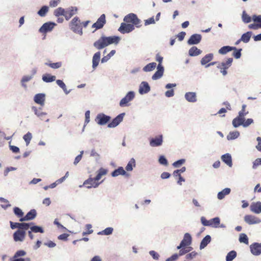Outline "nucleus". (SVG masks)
Segmentation results:
<instances>
[{
  "mask_svg": "<svg viewBox=\"0 0 261 261\" xmlns=\"http://www.w3.org/2000/svg\"><path fill=\"white\" fill-rule=\"evenodd\" d=\"M108 170L101 168L98 170L96 177L94 178H89L84 181V185L89 189L97 187L100 183L98 181L101 179L102 176L106 175L108 173Z\"/></svg>",
  "mask_w": 261,
  "mask_h": 261,
  "instance_id": "1",
  "label": "nucleus"
},
{
  "mask_svg": "<svg viewBox=\"0 0 261 261\" xmlns=\"http://www.w3.org/2000/svg\"><path fill=\"white\" fill-rule=\"evenodd\" d=\"M114 43V36H102L94 43L93 45L97 49H101Z\"/></svg>",
  "mask_w": 261,
  "mask_h": 261,
  "instance_id": "2",
  "label": "nucleus"
},
{
  "mask_svg": "<svg viewBox=\"0 0 261 261\" xmlns=\"http://www.w3.org/2000/svg\"><path fill=\"white\" fill-rule=\"evenodd\" d=\"M124 22L134 25L136 28H140L141 25V20L134 13H129L123 18Z\"/></svg>",
  "mask_w": 261,
  "mask_h": 261,
  "instance_id": "3",
  "label": "nucleus"
},
{
  "mask_svg": "<svg viewBox=\"0 0 261 261\" xmlns=\"http://www.w3.org/2000/svg\"><path fill=\"white\" fill-rule=\"evenodd\" d=\"M69 27L73 32L81 35L83 34L82 22L79 17H74L70 22Z\"/></svg>",
  "mask_w": 261,
  "mask_h": 261,
  "instance_id": "4",
  "label": "nucleus"
},
{
  "mask_svg": "<svg viewBox=\"0 0 261 261\" xmlns=\"http://www.w3.org/2000/svg\"><path fill=\"white\" fill-rule=\"evenodd\" d=\"M233 59L232 58H228L225 61L221 63H218L217 66V68L220 70V72L223 75L225 76L227 74V69H228L232 64Z\"/></svg>",
  "mask_w": 261,
  "mask_h": 261,
  "instance_id": "5",
  "label": "nucleus"
},
{
  "mask_svg": "<svg viewBox=\"0 0 261 261\" xmlns=\"http://www.w3.org/2000/svg\"><path fill=\"white\" fill-rule=\"evenodd\" d=\"M200 220L203 225L205 226H211L214 228L219 227V225L220 223V219L219 217H215L210 220H207L205 217H201Z\"/></svg>",
  "mask_w": 261,
  "mask_h": 261,
  "instance_id": "6",
  "label": "nucleus"
},
{
  "mask_svg": "<svg viewBox=\"0 0 261 261\" xmlns=\"http://www.w3.org/2000/svg\"><path fill=\"white\" fill-rule=\"evenodd\" d=\"M135 96V93L134 91H129L124 97L121 99L119 105L121 107H127L129 106V102L132 101Z\"/></svg>",
  "mask_w": 261,
  "mask_h": 261,
  "instance_id": "7",
  "label": "nucleus"
},
{
  "mask_svg": "<svg viewBox=\"0 0 261 261\" xmlns=\"http://www.w3.org/2000/svg\"><path fill=\"white\" fill-rule=\"evenodd\" d=\"M135 29L134 25L124 22L121 23L118 31L122 34H127L133 31Z\"/></svg>",
  "mask_w": 261,
  "mask_h": 261,
  "instance_id": "8",
  "label": "nucleus"
},
{
  "mask_svg": "<svg viewBox=\"0 0 261 261\" xmlns=\"http://www.w3.org/2000/svg\"><path fill=\"white\" fill-rule=\"evenodd\" d=\"M244 219L245 222L249 225L257 224L261 223L260 218L251 215H245Z\"/></svg>",
  "mask_w": 261,
  "mask_h": 261,
  "instance_id": "9",
  "label": "nucleus"
},
{
  "mask_svg": "<svg viewBox=\"0 0 261 261\" xmlns=\"http://www.w3.org/2000/svg\"><path fill=\"white\" fill-rule=\"evenodd\" d=\"M56 24L54 22H47L44 23L42 27L39 29V31L43 34H46L48 32L53 30Z\"/></svg>",
  "mask_w": 261,
  "mask_h": 261,
  "instance_id": "10",
  "label": "nucleus"
},
{
  "mask_svg": "<svg viewBox=\"0 0 261 261\" xmlns=\"http://www.w3.org/2000/svg\"><path fill=\"white\" fill-rule=\"evenodd\" d=\"M163 137L162 135L151 138L149 141L150 146L153 147L161 146L163 142Z\"/></svg>",
  "mask_w": 261,
  "mask_h": 261,
  "instance_id": "11",
  "label": "nucleus"
},
{
  "mask_svg": "<svg viewBox=\"0 0 261 261\" xmlns=\"http://www.w3.org/2000/svg\"><path fill=\"white\" fill-rule=\"evenodd\" d=\"M251 253L255 256H258L261 254V245L258 243H253L250 245Z\"/></svg>",
  "mask_w": 261,
  "mask_h": 261,
  "instance_id": "12",
  "label": "nucleus"
},
{
  "mask_svg": "<svg viewBox=\"0 0 261 261\" xmlns=\"http://www.w3.org/2000/svg\"><path fill=\"white\" fill-rule=\"evenodd\" d=\"M106 16L104 14H102L97 19L96 22L93 24L92 27L95 30L101 29L106 23Z\"/></svg>",
  "mask_w": 261,
  "mask_h": 261,
  "instance_id": "13",
  "label": "nucleus"
},
{
  "mask_svg": "<svg viewBox=\"0 0 261 261\" xmlns=\"http://www.w3.org/2000/svg\"><path fill=\"white\" fill-rule=\"evenodd\" d=\"M110 119L109 116H106L103 114L97 115L95 118V121L100 125H105L108 123Z\"/></svg>",
  "mask_w": 261,
  "mask_h": 261,
  "instance_id": "14",
  "label": "nucleus"
},
{
  "mask_svg": "<svg viewBox=\"0 0 261 261\" xmlns=\"http://www.w3.org/2000/svg\"><path fill=\"white\" fill-rule=\"evenodd\" d=\"M192 244V237L189 233H186L184 234V238L179 245V247L181 248L182 246H190Z\"/></svg>",
  "mask_w": 261,
  "mask_h": 261,
  "instance_id": "15",
  "label": "nucleus"
},
{
  "mask_svg": "<svg viewBox=\"0 0 261 261\" xmlns=\"http://www.w3.org/2000/svg\"><path fill=\"white\" fill-rule=\"evenodd\" d=\"M156 69L155 72L152 76V79L153 80H159L163 75L164 68L162 65H158Z\"/></svg>",
  "mask_w": 261,
  "mask_h": 261,
  "instance_id": "16",
  "label": "nucleus"
},
{
  "mask_svg": "<svg viewBox=\"0 0 261 261\" xmlns=\"http://www.w3.org/2000/svg\"><path fill=\"white\" fill-rule=\"evenodd\" d=\"M177 85L175 83H169L165 85V88L169 89L165 93V95L167 97H171L174 95V90L172 89L176 87Z\"/></svg>",
  "mask_w": 261,
  "mask_h": 261,
  "instance_id": "17",
  "label": "nucleus"
},
{
  "mask_svg": "<svg viewBox=\"0 0 261 261\" xmlns=\"http://www.w3.org/2000/svg\"><path fill=\"white\" fill-rule=\"evenodd\" d=\"M150 90V87L147 82H142L139 86V92L143 95L148 93Z\"/></svg>",
  "mask_w": 261,
  "mask_h": 261,
  "instance_id": "18",
  "label": "nucleus"
},
{
  "mask_svg": "<svg viewBox=\"0 0 261 261\" xmlns=\"http://www.w3.org/2000/svg\"><path fill=\"white\" fill-rule=\"evenodd\" d=\"M201 35L195 34L191 36L187 43L189 45L198 44L201 41Z\"/></svg>",
  "mask_w": 261,
  "mask_h": 261,
  "instance_id": "19",
  "label": "nucleus"
},
{
  "mask_svg": "<svg viewBox=\"0 0 261 261\" xmlns=\"http://www.w3.org/2000/svg\"><path fill=\"white\" fill-rule=\"evenodd\" d=\"M25 237V232L22 230H17L13 233V239L15 242H22Z\"/></svg>",
  "mask_w": 261,
  "mask_h": 261,
  "instance_id": "20",
  "label": "nucleus"
},
{
  "mask_svg": "<svg viewBox=\"0 0 261 261\" xmlns=\"http://www.w3.org/2000/svg\"><path fill=\"white\" fill-rule=\"evenodd\" d=\"M32 110L34 112L35 114L41 120H44L47 122L49 121V119L46 118L47 113L45 112H42L41 108L38 109L36 107H33Z\"/></svg>",
  "mask_w": 261,
  "mask_h": 261,
  "instance_id": "21",
  "label": "nucleus"
},
{
  "mask_svg": "<svg viewBox=\"0 0 261 261\" xmlns=\"http://www.w3.org/2000/svg\"><path fill=\"white\" fill-rule=\"evenodd\" d=\"M37 215V213L35 210L33 209L31 210L30 212H29L27 215L21 218H20V221H25L34 219Z\"/></svg>",
  "mask_w": 261,
  "mask_h": 261,
  "instance_id": "22",
  "label": "nucleus"
},
{
  "mask_svg": "<svg viewBox=\"0 0 261 261\" xmlns=\"http://www.w3.org/2000/svg\"><path fill=\"white\" fill-rule=\"evenodd\" d=\"M250 211L255 214L261 213V202H253L250 205Z\"/></svg>",
  "mask_w": 261,
  "mask_h": 261,
  "instance_id": "23",
  "label": "nucleus"
},
{
  "mask_svg": "<svg viewBox=\"0 0 261 261\" xmlns=\"http://www.w3.org/2000/svg\"><path fill=\"white\" fill-rule=\"evenodd\" d=\"M185 98L187 101L190 102H195L197 101L196 92H188L185 93Z\"/></svg>",
  "mask_w": 261,
  "mask_h": 261,
  "instance_id": "24",
  "label": "nucleus"
},
{
  "mask_svg": "<svg viewBox=\"0 0 261 261\" xmlns=\"http://www.w3.org/2000/svg\"><path fill=\"white\" fill-rule=\"evenodd\" d=\"M45 97V95L44 94L39 93L35 95L34 100L36 103L39 104L41 106H43L44 105Z\"/></svg>",
  "mask_w": 261,
  "mask_h": 261,
  "instance_id": "25",
  "label": "nucleus"
},
{
  "mask_svg": "<svg viewBox=\"0 0 261 261\" xmlns=\"http://www.w3.org/2000/svg\"><path fill=\"white\" fill-rule=\"evenodd\" d=\"M177 249L179 250L178 253L179 256L186 255L189 252H191L193 250V248L190 246H182L181 248L179 247V245L177 246Z\"/></svg>",
  "mask_w": 261,
  "mask_h": 261,
  "instance_id": "26",
  "label": "nucleus"
},
{
  "mask_svg": "<svg viewBox=\"0 0 261 261\" xmlns=\"http://www.w3.org/2000/svg\"><path fill=\"white\" fill-rule=\"evenodd\" d=\"M77 9L76 7H71L68 10L65 11V18L68 20L73 15L76 13Z\"/></svg>",
  "mask_w": 261,
  "mask_h": 261,
  "instance_id": "27",
  "label": "nucleus"
},
{
  "mask_svg": "<svg viewBox=\"0 0 261 261\" xmlns=\"http://www.w3.org/2000/svg\"><path fill=\"white\" fill-rule=\"evenodd\" d=\"M222 161L229 167L232 166L231 156L229 153H226L221 156Z\"/></svg>",
  "mask_w": 261,
  "mask_h": 261,
  "instance_id": "28",
  "label": "nucleus"
},
{
  "mask_svg": "<svg viewBox=\"0 0 261 261\" xmlns=\"http://www.w3.org/2000/svg\"><path fill=\"white\" fill-rule=\"evenodd\" d=\"M245 120V119H243L239 116H237L234 118L232 120V124L234 127L237 128L241 125L243 126V122Z\"/></svg>",
  "mask_w": 261,
  "mask_h": 261,
  "instance_id": "29",
  "label": "nucleus"
},
{
  "mask_svg": "<svg viewBox=\"0 0 261 261\" xmlns=\"http://www.w3.org/2000/svg\"><path fill=\"white\" fill-rule=\"evenodd\" d=\"M231 189L229 188H226L221 191L218 192L217 194V198L219 200H222L224 198L225 196L230 194Z\"/></svg>",
  "mask_w": 261,
  "mask_h": 261,
  "instance_id": "30",
  "label": "nucleus"
},
{
  "mask_svg": "<svg viewBox=\"0 0 261 261\" xmlns=\"http://www.w3.org/2000/svg\"><path fill=\"white\" fill-rule=\"evenodd\" d=\"M100 58V53L98 51L96 53L92 58V67L95 69L98 65Z\"/></svg>",
  "mask_w": 261,
  "mask_h": 261,
  "instance_id": "31",
  "label": "nucleus"
},
{
  "mask_svg": "<svg viewBox=\"0 0 261 261\" xmlns=\"http://www.w3.org/2000/svg\"><path fill=\"white\" fill-rule=\"evenodd\" d=\"M201 53L202 51L196 46L192 47L189 50V55L191 57L197 56L201 54Z\"/></svg>",
  "mask_w": 261,
  "mask_h": 261,
  "instance_id": "32",
  "label": "nucleus"
},
{
  "mask_svg": "<svg viewBox=\"0 0 261 261\" xmlns=\"http://www.w3.org/2000/svg\"><path fill=\"white\" fill-rule=\"evenodd\" d=\"M156 67H157L156 63L155 62H151L145 66L143 68V70L145 72H150L153 71Z\"/></svg>",
  "mask_w": 261,
  "mask_h": 261,
  "instance_id": "33",
  "label": "nucleus"
},
{
  "mask_svg": "<svg viewBox=\"0 0 261 261\" xmlns=\"http://www.w3.org/2000/svg\"><path fill=\"white\" fill-rule=\"evenodd\" d=\"M211 241V237L210 235H206L201 241L200 245V249L204 248Z\"/></svg>",
  "mask_w": 261,
  "mask_h": 261,
  "instance_id": "34",
  "label": "nucleus"
},
{
  "mask_svg": "<svg viewBox=\"0 0 261 261\" xmlns=\"http://www.w3.org/2000/svg\"><path fill=\"white\" fill-rule=\"evenodd\" d=\"M119 175H123L127 178L130 176V174L125 171L122 167H120L118 169H115V176Z\"/></svg>",
  "mask_w": 261,
  "mask_h": 261,
  "instance_id": "35",
  "label": "nucleus"
},
{
  "mask_svg": "<svg viewBox=\"0 0 261 261\" xmlns=\"http://www.w3.org/2000/svg\"><path fill=\"white\" fill-rule=\"evenodd\" d=\"M233 49H236V47L224 46L219 50L218 53L221 55H225Z\"/></svg>",
  "mask_w": 261,
  "mask_h": 261,
  "instance_id": "36",
  "label": "nucleus"
},
{
  "mask_svg": "<svg viewBox=\"0 0 261 261\" xmlns=\"http://www.w3.org/2000/svg\"><path fill=\"white\" fill-rule=\"evenodd\" d=\"M56 76L51 75L50 74H45L42 76V80L46 83H50L56 80Z\"/></svg>",
  "mask_w": 261,
  "mask_h": 261,
  "instance_id": "37",
  "label": "nucleus"
},
{
  "mask_svg": "<svg viewBox=\"0 0 261 261\" xmlns=\"http://www.w3.org/2000/svg\"><path fill=\"white\" fill-rule=\"evenodd\" d=\"M213 58V55L212 54H208L203 57L201 60V64L202 65H206L207 63L210 62Z\"/></svg>",
  "mask_w": 261,
  "mask_h": 261,
  "instance_id": "38",
  "label": "nucleus"
},
{
  "mask_svg": "<svg viewBox=\"0 0 261 261\" xmlns=\"http://www.w3.org/2000/svg\"><path fill=\"white\" fill-rule=\"evenodd\" d=\"M240 136L239 132L236 130L230 132L227 136V139L228 140H232L238 138Z\"/></svg>",
  "mask_w": 261,
  "mask_h": 261,
  "instance_id": "39",
  "label": "nucleus"
},
{
  "mask_svg": "<svg viewBox=\"0 0 261 261\" xmlns=\"http://www.w3.org/2000/svg\"><path fill=\"white\" fill-rule=\"evenodd\" d=\"M135 167H136V161L134 158H132L125 167V169L128 172L132 171Z\"/></svg>",
  "mask_w": 261,
  "mask_h": 261,
  "instance_id": "40",
  "label": "nucleus"
},
{
  "mask_svg": "<svg viewBox=\"0 0 261 261\" xmlns=\"http://www.w3.org/2000/svg\"><path fill=\"white\" fill-rule=\"evenodd\" d=\"M252 34L251 32H247V33L243 34L241 37V40H242L244 43H248L250 41Z\"/></svg>",
  "mask_w": 261,
  "mask_h": 261,
  "instance_id": "41",
  "label": "nucleus"
},
{
  "mask_svg": "<svg viewBox=\"0 0 261 261\" xmlns=\"http://www.w3.org/2000/svg\"><path fill=\"white\" fill-rule=\"evenodd\" d=\"M237 255V252L234 250L229 251L226 256V261H232Z\"/></svg>",
  "mask_w": 261,
  "mask_h": 261,
  "instance_id": "42",
  "label": "nucleus"
},
{
  "mask_svg": "<svg viewBox=\"0 0 261 261\" xmlns=\"http://www.w3.org/2000/svg\"><path fill=\"white\" fill-rule=\"evenodd\" d=\"M239 241L241 243H244L246 245L249 244V239L247 236L244 233H241L239 236Z\"/></svg>",
  "mask_w": 261,
  "mask_h": 261,
  "instance_id": "43",
  "label": "nucleus"
},
{
  "mask_svg": "<svg viewBox=\"0 0 261 261\" xmlns=\"http://www.w3.org/2000/svg\"><path fill=\"white\" fill-rule=\"evenodd\" d=\"M54 14L57 17L61 15L65 16V10L63 8L59 7L54 11Z\"/></svg>",
  "mask_w": 261,
  "mask_h": 261,
  "instance_id": "44",
  "label": "nucleus"
},
{
  "mask_svg": "<svg viewBox=\"0 0 261 261\" xmlns=\"http://www.w3.org/2000/svg\"><path fill=\"white\" fill-rule=\"evenodd\" d=\"M56 83L63 90L66 94H68L69 93V91H67L65 84L62 80H58L56 81Z\"/></svg>",
  "mask_w": 261,
  "mask_h": 261,
  "instance_id": "45",
  "label": "nucleus"
},
{
  "mask_svg": "<svg viewBox=\"0 0 261 261\" xmlns=\"http://www.w3.org/2000/svg\"><path fill=\"white\" fill-rule=\"evenodd\" d=\"M242 20L244 23H249L251 21V18L249 16L245 11L243 12L242 16Z\"/></svg>",
  "mask_w": 261,
  "mask_h": 261,
  "instance_id": "46",
  "label": "nucleus"
},
{
  "mask_svg": "<svg viewBox=\"0 0 261 261\" xmlns=\"http://www.w3.org/2000/svg\"><path fill=\"white\" fill-rule=\"evenodd\" d=\"M48 11V8L47 6H43L40 10L38 12V14L41 17L44 16Z\"/></svg>",
  "mask_w": 261,
  "mask_h": 261,
  "instance_id": "47",
  "label": "nucleus"
},
{
  "mask_svg": "<svg viewBox=\"0 0 261 261\" xmlns=\"http://www.w3.org/2000/svg\"><path fill=\"white\" fill-rule=\"evenodd\" d=\"M0 201L2 203V207L4 208H6L11 206L9 201L3 197H0Z\"/></svg>",
  "mask_w": 261,
  "mask_h": 261,
  "instance_id": "48",
  "label": "nucleus"
},
{
  "mask_svg": "<svg viewBox=\"0 0 261 261\" xmlns=\"http://www.w3.org/2000/svg\"><path fill=\"white\" fill-rule=\"evenodd\" d=\"M125 113H121L115 117V126H117L123 120V117L125 116Z\"/></svg>",
  "mask_w": 261,
  "mask_h": 261,
  "instance_id": "49",
  "label": "nucleus"
},
{
  "mask_svg": "<svg viewBox=\"0 0 261 261\" xmlns=\"http://www.w3.org/2000/svg\"><path fill=\"white\" fill-rule=\"evenodd\" d=\"M197 254V252L195 251H192L191 252H190L186 255L185 258L187 260H192L196 257Z\"/></svg>",
  "mask_w": 261,
  "mask_h": 261,
  "instance_id": "50",
  "label": "nucleus"
},
{
  "mask_svg": "<svg viewBox=\"0 0 261 261\" xmlns=\"http://www.w3.org/2000/svg\"><path fill=\"white\" fill-rule=\"evenodd\" d=\"M185 162H186V160L184 159H181L178 160L174 162L172 164V165L174 168H179L182 164H184Z\"/></svg>",
  "mask_w": 261,
  "mask_h": 261,
  "instance_id": "51",
  "label": "nucleus"
},
{
  "mask_svg": "<svg viewBox=\"0 0 261 261\" xmlns=\"http://www.w3.org/2000/svg\"><path fill=\"white\" fill-rule=\"evenodd\" d=\"M23 139L26 142L27 146L29 145V144L30 143V141L32 138V134L30 132H28L25 135L23 136Z\"/></svg>",
  "mask_w": 261,
  "mask_h": 261,
  "instance_id": "52",
  "label": "nucleus"
},
{
  "mask_svg": "<svg viewBox=\"0 0 261 261\" xmlns=\"http://www.w3.org/2000/svg\"><path fill=\"white\" fill-rule=\"evenodd\" d=\"M14 213L18 217L22 218L23 217V213L22 210L18 207H15L13 208Z\"/></svg>",
  "mask_w": 261,
  "mask_h": 261,
  "instance_id": "53",
  "label": "nucleus"
},
{
  "mask_svg": "<svg viewBox=\"0 0 261 261\" xmlns=\"http://www.w3.org/2000/svg\"><path fill=\"white\" fill-rule=\"evenodd\" d=\"M252 19L254 22H256V24L259 25V28H261V15H253Z\"/></svg>",
  "mask_w": 261,
  "mask_h": 261,
  "instance_id": "54",
  "label": "nucleus"
},
{
  "mask_svg": "<svg viewBox=\"0 0 261 261\" xmlns=\"http://www.w3.org/2000/svg\"><path fill=\"white\" fill-rule=\"evenodd\" d=\"M159 162L161 165L167 166L168 165V162L164 155H161L159 159Z\"/></svg>",
  "mask_w": 261,
  "mask_h": 261,
  "instance_id": "55",
  "label": "nucleus"
},
{
  "mask_svg": "<svg viewBox=\"0 0 261 261\" xmlns=\"http://www.w3.org/2000/svg\"><path fill=\"white\" fill-rule=\"evenodd\" d=\"M45 64L50 67L54 68V69H57L60 68L62 66V63L59 62H56L54 63H46Z\"/></svg>",
  "mask_w": 261,
  "mask_h": 261,
  "instance_id": "56",
  "label": "nucleus"
},
{
  "mask_svg": "<svg viewBox=\"0 0 261 261\" xmlns=\"http://www.w3.org/2000/svg\"><path fill=\"white\" fill-rule=\"evenodd\" d=\"M31 230L32 231L34 232H40V233H43L44 230L43 228L40 226H32L31 228Z\"/></svg>",
  "mask_w": 261,
  "mask_h": 261,
  "instance_id": "57",
  "label": "nucleus"
},
{
  "mask_svg": "<svg viewBox=\"0 0 261 261\" xmlns=\"http://www.w3.org/2000/svg\"><path fill=\"white\" fill-rule=\"evenodd\" d=\"M113 228L112 227H108L106 228L105 230H102V231L98 232V234L109 235L111 234L113 232Z\"/></svg>",
  "mask_w": 261,
  "mask_h": 261,
  "instance_id": "58",
  "label": "nucleus"
},
{
  "mask_svg": "<svg viewBox=\"0 0 261 261\" xmlns=\"http://www.w3.org/2000/svg\"><path fill=\"white\" fill-rule=\"evenodd\" d=\"M242 49H237L236 47V49H233L234 52L233 53V56L236 59H239L241 56V51Z\"/></svg>",
  "mask_w": 261,
  "mask_h": 261,
  "instance_id": "59",
  "label": "nucleus"
},
{
  "mask_svg": "<svg viewBox=\"0 0 261 261\" xmlns=\"http://www.w3.org/2000/svg\"><path fill=\"white\" fill-rule=\"evenodd\" d=\"M32 79V76L31 75H25L24 76L21 80L22 85L26 88L27 86L24 84L25 83L29 82Z\"/></svg>",
  "mask_w": 261,
  "mask_h": 261,
  "instance_id": "60",
  "label": "nucleus"
},
{
  "mask_svg": "<svg viewBox=\"0 0 261 261\" xmlns=\"http://www.w3.org/2000/svg\"><path fill=\"white\" fill-rule=\"evenodd\" d=\"M114 54V50H112L111 52L107 56H104L101 59V62L104 63L108 61L110 58L113 56Z\"/></svg>",
  "mask_w": 261,
  "mask_h": 261,
  "instance_id": "61",
  "label": "nucleus"
},
{
  "mask_svg": "<svg viewBox=\"0 0 261 261\" xmlns=\"http://www.w3.org/2000/svg\"><path fill=\"white\" fill-rule=\"evenodd\" d=\"M30 227V224L26 223H20L19 226V229L22 230L25 232V230H28Z\"/></svg>",
  "mask_w": 261,
  "mask_h": 261,
  "instance_id": "62",
  "label": "nucleus"
},
{
  "mask_svg": "<svg viewBox=\"0 0 261 261\" xmlns=\"http://www.w3.org/2000/svg\"><path fill=\"white\" fill-rule=\"evenodd\" d=\"M155 23V20L153 17H151L148 19L144 20V25L147 26L151 24H154Z\"/></svg>",
  "mask_w": 261,
  "mask_h": 261,
  "instance_id": "63",
  "label": "nucleus"
},
{
  "mask_svg": "<svg viewBox=\"0 0 261 261\" xmlns=\"http://www.w3.org/2000/svg\"><path fill=\"white\" fill-rule=\"evenodd\" d=\"M259 165H261V158L256 159L253 162L252 168L255 169H256Z\"/></svg>",
  "mask_w": 261,
  "mask_h": 261,
  "instance_id": "64",
  "label": "nucleus"
}]
</instances>
